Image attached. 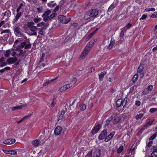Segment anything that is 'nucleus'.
<instances>
[{"mask_svg": "<svg viewBox=\"0 0 157 157\" xmlns=\"http://www.w3.org/2000/svg\"><path fill=\"white\" fill-rule=\"evenodd\" d=\"M98 10H89L85 13L83 17V19L81 20V22L84 23V20H88L90 21L98 15Z\"/></svg>", "mask_w": 157, "mask_h": 157, "instance_id": "f257e3e1", "label": "nucleus"}, {"mask_svg": "<svg viewBox=\"0 0 157 157\" xmlns=\"http://www.w3.org/2000/svg\"><path fill=\"white\" fill-rule=\"evenodd\" d=\"M94 42V40H91L89 42V44H87L86 47L84 49L82 54L80 57L81 58H82V59H84L86 56L87 55L90 50V48L92 46Z\"/></svg>", "mask_w": 157, "mask_h": 157, "instance_id": "f03ea898", "label": "nucleus"}, {"mask_svg": "<svg viewBox=\"0 0 157 157\" xmlns=\"http://www.w3.org/2000/svg\"><path fill=\"white\" fill-rule=\"evenodd\" d=\"M14 32L17 36L22 37L24 39H26L27 37L24 36L23 33L21 31L20 28L18 26H15L13 29Z\"/></svg>", "mask_w": 157, "mask_h": 157, "instance_id": "7ed1b4c3", "label": "nucleus"}, {"mask_svg": "<svg viewBox=\"0 0 157 157\" xmlns=\"http://www.w3.org/2000/svg\"><path fill=\"white\" fill-rule=\"evenodd\" d=\"M16 55V52L12 48L5 51L4 53V56L6 57H9L10 55L13 57Z\"/></svg>", "mask_w": 157, "mask_h": 157, "instance_id": "20e7f679", "label": "nucleus"}, {"mask_svg": "<svg viewBox=\"0 0 157 157\" xmlns=\"http://www.w3.org/2000/svg\"><path fill=\"white\" fill-rule=\"evenodd\" d=\"M127 100L124 99L123 100L122 99H118L116 102V106L117 107L119 108L121 106L124 107L127 103Z\"/></svg>", "mask_w": 157, "mask_h": 157, "instance_id": "39448f33", "label": "nucleus"}, {"mask_svg": "<svg viewBox=\"0 0 157 157\" xmlns=\"http://www.w3.org/2000/svg\"><path fill=\"white\" fill-rule=\"evenodd\" d=\"M31 46V44L29 41H26L22 42L19 47L22 48L25 47V49H28L30 48Z\"/></svg>", "mask_w": 157, "mask_h": 157, "instance_id": "423d86ee", "label": "nucleus"}, {"mask_svg": "<svg viewBox=\"0 0 157 157\" xmlns=\"http://www.w3.org/2000/svg\"><path fill=\"white\" fill-rule=\"evenodd\" d=\"M58 20L61 23L64 24L67 23L70 21V18H68L67 20L66 17L63 15H59V17Z\"/></svg>", "mask_w": 157, "mask_h": 157, "instance_id": "0eeeda50", "label": "nucleus"}, {"mask_svg": "<svg viewBox=\"0 0 157 157\" xmlns=\"http://www.w3.org/2000/svg\"><path fill=\"white\" fill-rule=\"evenodd\" d=\"M112 119L113 120V122L114 124H117L120 120V118L119 117L116 116L113 119V117H111L107 120V121L110 122L112 121Z\"/></svg>", "mask_w": 157, "mask_h": 157, "instance_id": "6e6552de", "label": "nucleus"}, {"mask_svg": "<svg viewBox=\"0 0 157 157\" xmlns=\"http://www.w3.org/2000/svg\"><path fill=\"white\" fill-rule=\"evenodd\" d=\"M51 13V10H47L42 15V17L43 18V20L45 22L47 21L49 18V14Z\"/></svg>", "mask_w": 157, "mask_h": 157, "instance_id": "1a4fd4ad", "label": "nucleus"}, {"mask_svg": "<svg viewBox=\"0 0 157 157\" xmlns=\"http://www.w3.org/2000/svg\"><path fill=\"white\" fill-rule=\"evenodd\" d=\"M107 135V131L106 130H104L101 132V134L99 136L98 139L99 140H101L105 138V136Z\"/></svg>", "mask_w": 157, "mask_h": 157, "instance_id": "9d476101", "label": "nucleus"}, {"mask_svg": "<svg viewBox=\"0 0 157 157\" xmlns=\"http://www.w3.org/2000/svg\"><path fill=\"white\" fill-rule=\"evenodd\" d=\"M17 59V58L16 57H14L9 58L7 60V62L8 64H13L16 62Z\"/></svg>", "mask_w": 157, "mask_h": 157, "instance_id": "9b49d317", "label": "nucleus"}, {"mask_svg": "<svg viewBox=\"0 0 157 157\" xmlns=\"http://www.w3.org/2000/svg\"><path fill=\"white\" fill-rule=\"evenodd\" d=\"M101 128V125L100 124H98L96 126L94 127L91 131V132L93 135H94Z\"/></svg>", "mask_w": 157, "mask_h": 157, "instance_id": "f8f14e48", "label": "nucleus"}, {"mask_svg": "<svg viewBox=\"0 0 157 157\" xmlns=\"http://www.w3.org/2000/svg\"><path fill=\"white\" fill-rule=\"evenodd\" d=\"M72 86V85L71 84H66L60 88L59 89V92H62L65 90L67 89L70 88Z\"/></svg>", "mask_w": 157, "mask_h": 157, "instance_id": "ddd939ff", "label": "nucleus"}, {"mask_svg": "<svg viewBox=\"0 0 157 157\" xmlns=\"http://www.w3.org/2000/svg\"><path fill=\"white\" fill-rule=\"evenodd\" d=\"M15 141V139H9L5 140L3 143L5 144L10 145L14 143Z\"/></svg>", "mask_w": 157, "mask_h": 157, "instance_id": "4468645a", "label": "nucleus"}, {"mask_svg": "<svg viewBox=\"0 0 157 157\" xmlns=\"http://www.w3.org/2000/svg\"><path fill=\"white\" fill-rule=\"evenodd\" d=\"M49 26L48 23H45V22H40L37 24V26L38 27H42L44 28H46Z\"/></svg>", "mask_w": 157, "mask_h": 157, "instance_id": "2eb2a0df", "label": "nucleus"}, {"mask_svg": "<svg viewBox=\"0 0 157 157\" xmlns=\"http://www.w3.org/2000/svg\"><path fill=\"white\" fill-rule=\"evenodd\" d=\"M101 150L99 149H97L93 154V157H100Z\"/></svg>", "mask_w": 157, "mask_h": 157, "instance_id": "dca6fc26", "label": "nucleus"}, {"mask_svg": "<svg viewBox=\"0 0 157 157\" xmlns=\"http://www.w3.org/2000/svg\"><path fill=\"white\" fill-rule=\"evenodd\" d=\"M62 128L59 126H57L55 129L54 133L56 135H58L61 133Z\"/></svg>", "mask_w": 157, "mask_h": 157, "instance_id": "f3484780", "label": "nucleus"}, {"mask_svg": "<svg viewBox=\"0 0 157 157\" xmlns=\"http://www.w3.org/2000/svg\"><path fill=\"white\" fill-rule=\"evenodd\" d=\"M114 132H113L110 133L109 135L106 136L105 139V141L106 142H107L110 140L114 136Z\"/></svg>", "mask_w": 157, "mask_h": 157, "instance_id": "a211bd4d", "label": "nucleus"}, {"mask_svg": "<svg viewBox=\"0 0 157 157\" xmlns=\"http://www.w3.org/2000/svg\"><path fill=\"white\" fill-rule=\"evenodd\" d=\"M115 40L113 38L111 39L110 43L108 46V48L109 49H110L112 48L115 44Z\"/></svg>", "mask_w": 157, "mask_h": 157, "instance_id": "6ab92c4d", "label": "nucleus"}, {"mask_svg": "<svg viewBox=\"0 0 157 157\" xmlns=\"http://www.w3.org/2000/svg\"><path fill=\"white\" fill-rule=\"evenodd\" d=\"M144 68V65L143 64H140L139 65L138 69L137 70V73H141L143 72V69Z\"/></svg>", "mask_w": 157, "mask_h": 157, "instance_id": "aec40b11", "label": "nucleus"}, {"mask_svg": "<svg viewBox=\"0 0 157 157\" xmlns=\"http://www.w3.org/2000/svg\"><path fill=\"white\" fill-rule=\"evenodd\" d=\"M31 116V115H26L22 118L21 119H20L19 121H17L16 122L18 124L21 123L22 121H24L25 119L27 118L30 117Z\"/></svg>", "mask_w": 157, "mask_h": 157, "instance_id": "412c9836", "label": "nucleus"}, {"mask_svg": "<svg viewBox=\"0 0 157 157\" xmlns=\"http://www.w3.org/2000/svg\"><path fill=\"white\" fill-rule=\"evenodd\" d=\"M106 74V72L103 71L101 72L99 75V79L100 81H102L105 75Z\"/></svg>", "mask_w": 157, "mask_h": 157, "instance_id": "4be33fe9", "label": "nucleus"}, {"mask_svg": "<svg viewBox=\"0 0 157 157\" xmlns=\"http://www.w3.org/2000/svg\"><path fill=\"white\" fill-rule=\"evenodd\" d=\"M57 78H55L54 79H52L51 80L47 81L46 82H45L43 84V86H46L47 85H48V84H50L52 82H53Z\"/></svg>", "mask_w": 157, "mask_h": 157, "instance_id": "5701e85b", "label": "nucleus"}, {"mask_svg": "<svg viewBox=\"0 0 157 157\" xmlns=\"http://www.w3.org/2000/svg\"><path fill=\"white\" fill-rule=\"evenodd\" d=\"M19 10H17V13L16 15L15 18L14 19V21H17L19 18L21 16V12H19Z\"/></svg>", "mask_w": 157, "mask_h": 157, "instance_id": "b1692460", "label": "nucleus"}, {"mask_svg": "<svg viewBox=\"0 0 157 157\" xmlns=\"http://www.w3.org/2000/svg\"><path fill=\"white\" fill-rule=\"evenodd\" d=\"M138 77V74H136L132 78V81L133 83H135L136 82Z\"/></svg>", "mask_w": 157, "mask_h": 157, "instance_id": "393cba45", "label": "nucleus"}, {"mask_svg": "<svg viewBox=\"0 0 157 157\" xmlns=\"http://www.w3.org/2000/svg\"><path fill=\"white\" fill-rule=\"evenodd\" d=\"M18 52H19L18 54H16V55L17 56H21L22 55V56H23L25 53L26 52V51L25 50L24 52L22 50L19 49L18 50Z\"/></svg>", "mask_w": 157, "mask_h": 157, "instance_id": "a878e982", "label": "nucleus"}, {"mask_svg": "<svg viewBox=\"0 0 157 157\" xmlns=\"http://www.w3.org/2000/svg\"><path fill=\"white\" fill-rule=\"evenodd\" d=\"M38 29H39L37 26H32L31 27V28H30V31L33 32L36 31Z\"/></svg>", "mask_w": 157, "mask_h": 157, "instance_id": "bb28decb", "label": "nucleus"}, {"mask_svg": "<svg viewBox=\"0 0 157 157\" xmlns=\"http://www.w3.org/2000/svg\"><path fill=\"white\" fill-rule=\"evenodd\" d=\"M56 3H54L53 2H50L48 4V6L51 8H53L56 6Z\"/></svg>", "mask_w": 157, "mask_h": 157, "instance_id": "cd10ccee", "label": "nucleus"}, {"mask_svg": "<svg viewBox=\"0 0 157 157\" xmlns=\"http://www.w3.org/2000/svg\"><path fill=\"white\" fill-rule=\"evenodd\" d=\"M39 143V141L37 140H33L32 142L33 145L35 146H37Z\"/></svg>", "mask_w": 157, "mask_h": 157, "instance_id": "c85d7f7f", "label": "nucleus"}, {"mask_svg": "<svg viewBox=\"0 0 157 157\" xmlns=\"http://www.w3.org/2000/svg\"><path fill=\"white\" fill-rule=\"evenodd\" d=\"M10 68L9 67H6L0 70V72L1 73H3L5 71H7L10 70Z\"/></svg>", "mask_w": 157, "mask_h": 157, "instance_id": "c756f323", "label": "nucleus"}, {"mask_svg": "<svg viewBox=\"0 0 157 157\" xmlns=\"http://www.w3.org/2000/svg\"><path fill=\"white\" fill-rule=\"evenodd\" d=\"M144 116V114L143 113H140L138 115H137L135 116L136 119V120H139L140 119Z\"/></svg>", "mask_w": 157, "mask_h": 157, "instance_id": "7c9ffc66", "label": "nucleus"}, {"mask_svg": "<svg viewBox=\"0 0 157 157\" xmlns=\"http://www.w3.org/2000/svg\"><path fill=\"white\" fill-rule=\"evenodd\" d=\"M42 20V19L40 18H35L33 19V21L34 22L36 23H38L40 22Z\"/></svg>", "mask_w": 157, "mask_h": 157, "instance_id": "2f4dec72", "label": "nucleus"}, {"mask_svg": "<svg viewBox=\"0 0 157 157\" xmlns=\"http://www.w3.org/2000/svg\"><path fill=\"white\" fill-rule=\"evenodd\" d=\"M135 105L137 107L141 105L140 99L136 100L135 102Z\"/></svg>", "mask_w": 157, "mask_h": 157, "instance_id": "473e14b6", "label": "nucleus"}, {"mask_svg": "<svg viewBox=\"0 0 157 157\" xmlns=\"http://www.w3.org/2000/svg\"><path fill=\"white\" fill-rule=\"evenodd\" d=\"M17 152L16 151L14 150H10L9 154L15 155H17Z\"/></svg>", "mask_w": 157, "mask_h": 157, "instance_id": "72a5a7b5", "label": "nucleus"}, {"mask_svg": "<svg viewBox=\"0 0 157 157\" xmlns=\"http://www.w3.org/2000/svg\"><path fill=\"white\" fill-rule=\"evenodd\" d=\"M77 81L76 78L75 77H73L72 79V81L71 82V83L70 84H71L72 85V86L73 85L75 84V83Z\"/></svg>", "mask_w": 157, "mask_h": 157, "instance_id": "f704fd0d", "label": "nucleus"}, {"mask_svg": "<svg viewBox=\"0 0 157 157\" xmlns=\"http://www.w3.org/2000/svg\"><path fill=\"white\" fill-rule=\"evenodd\" d=\"M157 134L154 133L149 138V140H152L154 139L157 136Z\"/></svg>", "mask_w": 157, "mask_h": 157, "instance_id": "c9c22d12", "label": "nucleus"}, {"mask_svg": "<svg viewBox=\"0 0 157 157\" xmlns=\"http://www.w3.org/2000/svg\"><path fill=\"white\" fill-rule=\"evenodd\" d=\"M46 29V28H41L39 29L40 30L39 32V34L42 35H44V29Z\"/></svg>", "mask_w": 157, "mask_h": 157, "instance_id": "e433bc0d", "label": "nucleus"}, {"mask_svg": "<svg viewBox=\"0 0 157 157\" xmlns=\"http://www.w3.org/2000/svg\"><path fill=\"white\" fill-rule=\"evenodd\" d=\"M95 33V31H94L93 33H90L87 36L86 38L88 40L90 39L92 36L94 35V33Z\"/></svg>", "mask_w": 157, "mask_h": 157, "instance_id": "4c0bfd02", "label": "nucleus"}, {"mask_svg": "<svg viewBox=\"0 0 157 157\" xmlns=\"http://www.w3.org/2000/svg\"><path fill=\"white\" fill-rule=\"evenodd\" d=\"M123 146H121L119 147L117 150V152L118 153H120L123 150Z\"/></svg>", "mask_w": 157, "mask_h": 157, "instance_id": "58836bf2", "label": "nucleus"}, {"mask_svg": "<svg viewBox=\"0 0 157 157\" xmlns=\"http://www.w3.org/2000/svg\"><path fill=\"white\" fill-rule=\"evenodd\" d=\"M7 62H3L0 63V67H2L5 66H6L8 64Z\"/></svg>", "mask_w": 157, "mask_h": 157, "instance_id": "ea45409f", "label": "nucleus"}, {"mask_svg": "<svg viewBox=\"0 0 157 157\" xmlns=\"http://www.w3.org/2000/svg\"><path fill=\"white\" fill-rule=\"evenodd\" d=\"M10 31L9 29H5L2 31V32L1 33V34H2L4 33H6V34H8L10 33Z\"/></svg>", "mask_w": 157, "mask_h": 157, "instance_id": "a19ab883", "label": "nucleus"}, {"mask_svg": "<svg viewBox=\"0 0 157 157\" xmlns=\"http://www.w3.org/2000/svg\"><path fill=\"white\" fill-rule=\"evenodd\" d=\"M92 152V151H89L86 155L85 157H93Z\"/></svg>", "mask_w": 157, "mask_h": 157, "instance_id": "79ce46f5", "label": "nucleus"}, {"mask_svg": "<svg viewBox=\"0 0 157 157\" xmlns=\"http://www.w3.org/2000/svg\"><path fill=\"white\" fill-rule=\"evenodd\" d=\"M56 15V13H54L52 14L49 18V19L51 20L52 19H53L54 17H55Z\"/></svg>", "mask_w": 157, "mask_h": 157, "instance_id": "37998d69", "label": "nucleus"}, {"mask_svg": "<svg viewBox=\"0 0 157 157\" xmlns=\"http://www.w3.org/2000/svg\"><path fill=\"white\" fill-rule=\"evenodd\" d=\"M56 104L55 99H53L52 100V102L51 104V106L52 107H53Z\"/></svg>", "mask_w": 157, "mask_h": 157, "instance_id": "c03bdc74", "label": "nucleus"}, {"mask_svg": "<svg viewBox=\"0 0 157 157\" xmlns=\"http://www.w3.org/2000/svg\"><path fill=\"white\" fill-rule=\"evenodd\" d=\"M27 105H21L20 106H17V109H22L23 107H27Z\"/></svg>", "mask_w": 157, "mask_h": 157, "instance_id": "a18cd8bd", "label": "nucleus"}, {"mask_svg": "<svg viewBox=\"0 0 157 157\" xmlns=\"http://www.w3.org/2000/svg\"><path fill=\"white\" fill-rule=\"evenodd\" d=\"M151 155V157H157V152H152Z\"/></svg>", "mask_w": 157, "mask_h": 157, "instance_id": "49530a36", "label": "nucleus"}, {"mask_svg": "<svg viewBox=\"0 0 157 157\" xmlns=\"http://www.w3.org/2000/svg\"><path fill=\"white\" fill-rule=\"evenodd\" d=\"M157 111V109L155 108H151L150 110V112L151 113H153Z\"/></svg>", "mask_w": 157, "mask_h": 157, "instance_id": "de8ad7c7", "label": "nucleus"}, {"mask_svg": "<svg viewBox=\"0 0 157 157\" xmlns=\"http://www.w3.org/2000/svg\"><path fill=\"white\" fill-rule=\"evenodd\" d=\"M151 150L152 151V152H157V147L155 146H153L151 149Z\"/></svg>", "mask_w": 157, "mask_h": 157, "instance_id": "09e8293b", "label": "nucleus"}, {"mask_svg": "<svg viewBox=\"0 0 157 157\" xmlns=\"http://www.w3.org/2000/svg\"><path fill=\"white\" fill-rule=\"evenodd\" d=\"M115 7V6L113 4H111L108 10H112L114 9Z\"/></svg>", "mask_w": 157, "mask_h": 157, "instance_id": "8fccbe9b", "label": "nucleus"}, {"mask_svg": "<svg viewBox=\"0 0 157 157\" xmlns=\"http://www.w3.org/2000/svg\"><path fill=\"white\" fill-rule=\"evenodd\" d=\"M147 91V89H145L142 92L143 95H145L147 94L148 93Z\"/></svg>", "mask_w": 157, "mask_h": 157, "instance_id": "3c124183", "label": "nucleus"}, {"mask_svg": "<svg viewBox=\"0 0 157 157\" xmlns=\"http://www.w3.org/2000/svg\"><path fill=\"white\" fill-rule=\"evenodd\" d=\"M153 88V86L152 85H150L149 86L147 87V91L148 90L151 91L152 90Z\"/></svg>", "mask_w": 157, "mask_h": 157, "instance_id": "603ef678", "label": "nucleus"}, {"mask_svg": "<svg viewBox=\"0 0 157 157\" xmlns=\"http://www.w3.org/2000/svg\"><path fill=\"white\" fill-rule=\"evenodd\" d=\"M131 26L132 24L130 23H129L125 27L128 30L130 29Z\"/></svg>", "mask_w": 157, "mask_h": 157, "instance_id": "864d4df0", "label": "nucleus"}, {"mask_svg": "<svg viewBox=\"0 0 157 157\" xmlns=\"http://www.w3.org/2000/svg\"><path fill=\"white\" fill-rule=\"evenodd\" d=\"M147 17V15L144 14L143 15H142V17L140 19V21L143 20L145 19Z\"/></svg>", "mask_w": 157, "mask_h": 157, "instance_id": "5fc2aeb1", "label": "nucleus"}, {"mask_svg": "<svg viewBox=\"0 0 157 157\" xmlns=\"http://www.w3.org/2000/svg\"><path fill=\"white\" fill-rule=\"evenodd\" d=\"M72 105H71V104H70V105L69 106L68 104H66L65 106V109L66 110L65 111H66L67 110V109H69V106H71Z\"/></svg>", "mask_w": 157, "mask_h": 157, "instance_id": "6e6d98bb", "label": "nucleus"}, {"mask_svg": "<svg viewBox=\"0 0 157 157\" xmlns=\"http://www.w3.org/2000/svg\"><path fill=\"white\" fill-rule=\"evenodd\" d=\"M86 106L85 105H82L81 108V111H84L86 109Z\"/></svg>", "mask_w": 157, "mask_h": 157, "instance_id": "4d7b16f0", "label": "nucleus"}, {"mask_svg": "<svg viewBox=\"0 0 157 157\" xmlns=\"http://www.w3.org/2000/svg\"><path fill=\"white\" fill-rule=\"evenodd\" d=\"M45 53H42V57H41V58H40V62H42V61H43L44 60V56H45Z\"/></svg>", "mask_w": 157, "mask_h": 157, "instance_id": "13d9d810", "label": "nucleus"}, {"mask_svg": "<svg viewBox=\"0 0 157 157\" xmlns=\"http://www.w3.org/2000/svg\"><path fill=\"white\" fill-rule=\"evenodd\" d=\"M153 143V141H150L149 142H148V143L147 144V146L149 147H151V146L152 144Z\"/></svg>", "mask_w": 157, "mask_h": 157, "instance_id": "bf43d9fd", "label": "nucleus"}, {"mask_svg": "<svg viewBox=\"0 0 157 157\" xmlns=\"http://www.w3.org/2000/svg\"><path fill=\"white\" fill-rule=\"evenodd\" d=\"M11 12L10 10L6 11V16L7 17H10V16Z\"/></svg>", "mask_w": 157, "mask_h": 157, "instance_id": "052dcab7", "label": "nucleus"}, {"mask_svg": "<svg viewBox=\"0 0 157 157\" xmlns=\"http://www.w3.org/2000/svg\"><path fill=\"white\" fill-rule=\"evenodd\" d=\"M95 70V69L94 67H92L89 69V72L90 73L93 72Z\"/></svg>", "mask_w": 157, "mask_h": 157, "instance_id": "680f3d73", "label": "nucleus"}, {"mask_svg": "<svg viewBox=\"0 0 157 157\" xmlns=\"http://www.w3.org/2000/svg\"><path fill=\"white\" fill-rule=\"evenodd\" d=\"M5 59H6L4 57H2L0 59V63L4 62Z\"/></svg>", "mask_w": 157, "mask_h": 157, "instance_id": "e2e57ef3", "label": "nucleus"}, {"mask_svg": "<svg viewBox=\"0 0 157 157\" xmlns=\"http://www.w3.org/2000/svg\"><path fill=\"white\" fill-rule=\"evenodd\" d=\"M66 112V111H65V110H62L61 111L60 115H61L63 117L64 115V114H65V113Z\"/></svg>", "mask_w": 157, "mask_h": 157, "instance_id": "0e129e2a", "label": "nucleus"}, {"mask_svg": "<svg viewBox=\"0 0 157 157\" xmlns=\"http://www.w3.org/2000/svg\"><path fill=\"white\" fill-rule=\"evenodd\" d=\"M3 151L4 152V153L7 154H9L10 150H6L5 149H3Z\"/></svg>", "mask_w": 157, "mask_h": 157, "instance_id": "69168bd1", "label": "nucleus"}, {"mask_svg": "<svg viewBox=\"0 0 157 157\" xmlns=\"http://www.w3.org/2000/svg\"><path fill=\"white\" fill-rule=\"evenodd\" d=\"M151 16L152 17H157V13H155L151 15Z\"/></svg>", "mask_w": 157, "mask_h": 157, "instance_id": "338daca9", "label": "nucleus"}, {"mask_svg": "<svg viewBox=\"0 0 157 157\" xmlns=\"http://www.w3.org/2000/svg\"><path fill=\"white\" fill-rule=\"evenodd\" d=\"M9 35L8 34H6L3 36V37L5 39H7L8 38Z\"/></svg>", "mask_w": 157, "mask_h": 157, "instance_id": "774afa93", "label": "nucleus"}]
</instances>
